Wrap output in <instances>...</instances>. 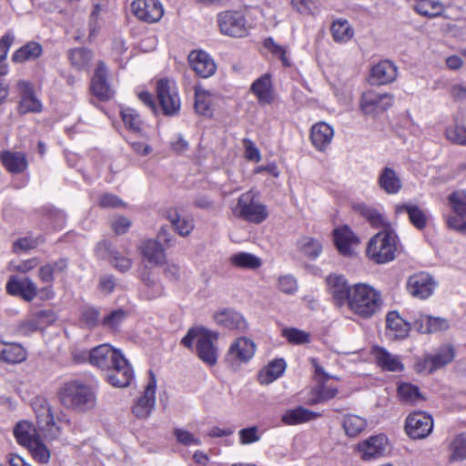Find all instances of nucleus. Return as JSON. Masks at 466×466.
Listing matches in <instances>:
<instances>
[{
  "instance_id": "43",
  "label": "nucleus",
  "mask_w": 466,
  "mask_h": 466,
  "mask_svg": "<svg viewBox=\"0 0 466 466\" xmlns=\"http://www.w3.org/2000/svg\"><path fill=\"white\" fill-rule=\"evenodd\" d=\"M360 214L365 218L372 227L390 228V223L386 220L384 215L379 208L370 207L364 204H360L357 207Z\"/></svg>"
},
{
  "instance_id": "18",
  "label": "nucleus",
  "mask_w": 466,
  "mask_h": 466,
  "mask_svg": "<svg viewBox=\"0 0 466 466\" xmlns=\"http://www.w3.org/2000/svg\"><path fill=\"white\" fill-rule=\"evenodd\" d=\"M123 354L109 344H102L89 352V362L104 370H107Z\"/></svg>"
},
{
  "instance_id": "42",
  "label": "nucleus",
  "mask_w": 466,
  "mask_h": 466,
  "mask_svg": "<svg viewBox=\"0 0 466 466\" xmlns=\"http://www.w3.org/2000/svg\"><path fill=\"white\" fill-rule=\"evenodd\" d=\"M327 380L318 382L317 386L312 389V396L308 400L307 403L309 405H316L321 402H326L338 393V389L326 384Z\"/></svg>"
},
{
  "instance_id": "59",
  "label": "nucleus",
  "mask_w": 466,
  "mask_h": 466,
  "mask_svg": "<svg viewBox=\"0 0 466 466\" xmlns=\"http://www.w3.org/2000/svg\"><path fill=\"white\" fill-rule=\"evenodd\" d=\"M32 406L36 416L37 424L45 420H50V417L54 415L51 406L48 404L47 400L42 397L35 398Z\"/></svg>"
},
{
  "instance_id": "34",
  "label": "nucleus",
  "mask_w": 466,
  "mask_h": 466,
  "mask_svg": "<svg viewBox=\"0 0 466 466\" xmlns=\"http://www.w3.org/2000/svg\"><path fill=\"white\" fill-rule=\"evenodd\" d=\"M378 365L389 371H401L404 368L399 357L392 355L384 348L375 346L371 350Z\"/></svg>"
},
{
  "instance_id": "3",
  "label": "nucleus",
  "mask_w": 466,
  "mask_h": 466,
  "mask_svg": "<svg viewBox=\"0 0 466 466\" xmlns=\"http://www.w3.org/2000/svg\"><path fill=\"white\" fill-rule=\"evenodd\" d=\"M62 405L76 411H87L95 408L96 394L88 385L79 381L64 384L59 391Z\"/></svg>"
},
{
  "instance_id": "1",
  "label": "nucleus",
  "mask_w": 466,
  "mask_h": 466,
  "mask_svg": "<svg viewBox=\"0 0 466 466\" xmlns=\"http://www.w3.org/2000/svg\"><path fill=\"white\" fill-rule=\"evenodd\" d=\"M218 334L215 331L204 329H190L182 339L181 343L192 349L195 344V351L199 360L205 364L212 367L218 362V349L216 345Z\"/></svg>"
},
{
  "instance_id": "61",
  "label": "nucleus",
  "mask_w": 466,
  "mask_h": 466,
  "mask_svg": "<svg viewBox=\"0 0 466 466\" xmlns=\"http://www.w3.org/2000/svg\"><path fill=\"white\" fill-rule=\"evenodd\" d=\"M174 436L177 441L183 446H200L202 444L198 437L185 429H175Z\"/></svg>"
},
{
  "instance_id": "51",
  "label": "nucleus",
  "mask_w": 466,
  "mask_h": 466,
  "mask_svg": "<svg viewBox=\"0 0 466 466\" xmlns=\"http://www.w3.org/2000/svg\"><path fill=\"white\" fill-rule=\"evenodd\" d=\"M398 395L400 400L407 404H417L424 400L419 388L410 383H400L398 387Z\"/></svg>"
},
{
  "instance_id": "31",
  "label": "nucleus",
  "mask_w": 466,
  "mask_h": 466,
  "mask_svg": "<svg viewBox=\"0 0 466 466\" xmlns=\"http://www.w3.org/2000/svg\"><path fill=\"white\" fill-rule=\"evenodd\" d=\"M143 258L150 264L159 266L166 260L164 248L159 241L155 239H146L138 247Z\"/></svg>"
},
{
  "instance_id": "57",
  "label": "nucleus",
  "mask_w": 466,
  "mask_h": 466,
  "mask_svg": "<svg viewBox=\"0 0 466 466\" xmlns=\"http://www.w3.org/2000/svg\"><path fill=\"white\" fill-rule=\"evenodd\" d=\"M282 336L290 344L294 345H303L310 342V334L296 328H286L282 329Z\"/></svg>"
},
{
  "instance_id": "58",
  "label": "nucleus",
  "mask_w": 466,
  "mask_h": 466,
  "mask_svg": "<svg viewBox=\"0 0 466 466\" xmlns=\"http://www.w3.org/2000/svg\"><path fill=\"white\" fill-rule=\"evenodd\" d=\"M122 120L130 131L139 133L142 130V121L139 115L132 108H125L121 111Z\"/></svg>"
},
{
  "instance_id": "15",
  "label": "nucleus",
  "mask_w": 466,
  "mask_h": 466,
  "mask_svg": "<svg viewBox=\"0 0 466 466\" xmlns=\"http://www.w3.org/2000/svg\"><path fill=\"white\" fill-rule=\"evenodd\" d=\"M387 445V437L384 434H378L359 442L355 450L363 461H371L383 456Z\"/></svg>"
},
{
  "instance_id": "60",
  "label": "nucleus",
  "mask_w": 466,
  "mask_h": 466,
  "mask_svg": "<svg viewBox=\"0 0 466 466\" xmlns=\"http://www.w3.org/2000/svg\"><path fill=\"white\" fill-rule=\"evenodd\" d=\"M466 459V436H457L451 444V457L452 461Z\"/></svg>"
},
{
  "instance_id": "56",
  "label": "nucleus",
  "mask_w": 466,
  "mask_h": 466,
  "mask_svg": "<svg viewBox=\"0 0 466 466\" xmlns=\"http://www.w3.org/2000/svg\"><path fill=\"white\" fill-rule=\"evenodd\" d=\"M26 448L37 462L46 464L49 461L51 457L50 451L39 438L31 442Z\"/></svg>"
},
{
  "instance_id": "50",
  "label": "nucleus",
  "mask_w": 466,
  "mask_h": 466,
  "mask_svg": "<svg viewBox=\"0 0 466 466\" xmlns=\"http://www.w3.org/2000/svg\"><path fill=\"white\" fill-rule=\"evenodd\" d=\"M463 117L456 116L454 117V124L446 129V137L451 142L466 146V127L462 126Z\"/></svg>"
},
{
  "instance_id": "55",
  "label": "nucleus",
  "mask_w": 466,
  "mask_h": 466,
  "mask_svg": "<svg viewBox=\"0 0 466 466\" xmlns=\"http://www.w3.org/2000/svg\"><path fill=\"white\" fill-rule=\"evenodd\" d=\"M450 207L455 212V217L466 216V192L464 190H457L448 197Z\"/></svg>"
},
{
  "instance_id": "30",
  "label": "nucleus",
  "mask_w": 466,
  "mask_h": 466,
  "mask_svg": "<svg viewBox=\"0 0 466 466\" xmlns=\"http://www.w3.org/2000/svg\"><path fill=\"white\" fill-rule=\"evenodd\" d=\"M379 187L389 195H395L402 188V181L399 174L390 167H384L378 177Z\"/></svg>"
},
{
  "instance_id": "46",
  "label": "nucleus",
  "mask_w": 466,
  "mask_h": 466,
  "mask_svg": "<svg viewBox=\"0 0 466 466\" xmlns=\"http://www.w3.org/2000/svg\"><path fill=\"white\" fill-rule=\"evenodd\" d=\"M0 360L8 363H19L25 360V350L18 344H4L0 341Z\"/></svg>"
},
{
  "instance_id": "35",
  "label": "nucleus",
  "mask_w": 466,
  "mask_h": 466,
  "mask_svg": "<svg viewBox=\"0 0 466 466\" xmlns=\"http://www.w3.org/2000/svg\"><path fill=\"white\" fill-rule=\"evenodd\" d=\"M166 218L172 224L174 230L181 237L188 236L194 229V220L190 217H181L177 209L167 210Z\"/></svg>"
},
{
  "instance_id": "21",
  "label": "nucleus",
  "mask_w": 466,
  "mask_h": 466,
  "mask_svg": "<svg viewBox=\"0 0 466 466\" xmlns=\"http://www.w3.org/2000/svg\"><path fill=\"white\" fill-rule=\"evenodd\" d=\"M333 137L334 129L326 122H319L311 127L310 141L318 151L324 152L331 144Z\"/></svg>"
},
{
  "instance_id": "48",
  "label": "nucleus",
  "mask_w": 466,
  "mask_h": 466,
  "mask_svg": "<svg viewBox=\"0 0 466 466\" xmlns=\"http://www.w3.org/2000/svg\"><path fill=\"white\" fill-rule=\"evenodd\" d=\"M66 423L68 424L69 420L65 419L64 420L62 419H57V420H55L54 415L50 417V420H45L42 422L38 423V428L40 431L42 432L43 436L47 440H56L60 437L62 433L61 427L57 423Z\"/></svg>"
},
{
  "instance_id": "9",
  "label": "nucleus",
  "mask_w": 466,
  "mask_h": 466,
  "mask_svg": "<svg viewBox=\"0 0 466 466\" xmlns=\"http://www.w3.org/2000/svg\"><path fill=\"white\" fill-rule=\"evenodd\" d=\"M393 105V96L388 93H377L372 90L362 94L360 107L365 115H378Z\"/></svg>"
},
{
  "instance_id": "62",
  "label": "nucleus",
  "mask_w": 466,
  "mask_h": 466,
  "mask_svg": "<svg viewBox=\"0 0 466 466\" xmlns=\"http://www.w3.org/2000/svg\"><path fill=\"white\" fill-rule=\"evenodd\" d=\"M278 289L286 295H294L299 289L298 281L291 275L280 276L278 279Z\"/></svg>"
},
{
  "instance_id": "33",
  "label": "nucleus",
  "mask_w": 466,
  "mask_h": 466,
  "mask_svg": "<svg viewBox=\"0 0 466 466\" xmlns=\"http://www.w3.org/2000/svg\"><path fill=\"white\" fill-rule=\"evenodd\" d=\"M397 76V67L390 61L376 64L370 70V77L377 85L391 83Z\"/></svg>"
},
{
  "instance_id": "64",
  "label": "nucleus",
  "mask_w": 466,
  "mask_h": 466,
  "mask_svg": "<svg viewBox=\"0 0 466 466\" xmlns=\"http://www.w3.org/2000/svg\"><path fill=\"white\" fill-rule=\"evenodd\" d=\"M127 312L123 309H116L112 311L106 317L104 318L102 324L112 330H116L125 320Z\"/></svg>"
},
{
  "instance_id": "49",
  "label": "nucleus",
  "mask_w": 466,
  "mask_h": 466,
  "mask_svg": "<svg viewBox=\"0 0 466 466\" xmlns=\"http://www.w3.org/2000/svg\"><path fill=\"white\" fill-rule=\"evenodd\" d=\"M333 39L339 43L350 41L354 35V30L347 20L339 19L334 21L330 27Z\"/></svg>"
},
{
  "instance_id": "45",
  "label": "nucleus",
  "mask_w": 466,
  "mask_h": 466,
  "mask_svg": "<svg viewBox=\"0 0 466 466\" xmlns=\"http://www.w3.org/2000/svg\"><path fill=\"white\" fill-rule=\"evenodd\" d=\"M212 102L213 95L210 92L200 86L195 88V109L197 113L206 116H211Z\"/></svg>"
},
{
  "instance_id": "16",
  "label": "nucleus",
  "mask_w": 466,
  "mask_h": 466,
  "mask_svg": "<svg viewBox=\"0 0 466 466\" xmlns=\"http://www.w3.org/2000/svg\"><path fill=\"white\" fill-rule=\"evenodd\" d=\"M435 280L427 273L420 272L410 276L407 282L409 293L420 299L431 297L436 289Z\"/></svg>"
},
{
  "instance_id": "10",
  "label": "nucleus",
  "mask_w": 466,
  "mask_h": 466,
  "mask_svg": "<svg viewBox=\"0 0 466 466\" xmlns=\"http://www.w3.org/2000/svg\"><path fill=\"white\" fill-rule=\"evenodd\" d=\"M157 94L165 115H175L180 108V99L173 82L161 79L157 83Z\"/></svg>"
},
{
  "instance_id": "17",
  "label": "nucleus",
  "mask_w": 466,
  "mask_h": 466,
  "mask_svg": "<svg viewBox=\"0 0 466 466\" xmlns=\"http://www.w3.org/2000/svg\"><path fill=\"white\" fill-rule=\"evenodd\" d=\"M449 327V321L446 319L433 317L421 312L415 314L412 320V328L421 334L444 331Z\"/></svg>"
},
{
  "instance_id": "23",
  "label": "nucleus",
  "mask_w": 466,
  "mask_h": 466,
  "mask_svg": "<svg viewBox=\"0 0 466 466\" xmlns=\"http://www.w3.org/2000/svg\"><path fill=\"white\" fill-rule=\"evenodd\" d=\"M192 69L201 77H209L216 72V64L210 56L204 51H192L188 56Z\"/></svg>"
},
{
  "instance_id": "47",
  "label": "nucleus",
  "mask_w": 466,
  "mask_h": 466,
  "mask_svg": "<svg viewBox=\"0 0 466 466\" xmlns=\"http://www.w3.org/2000/svg\"><path fill=\"white\" fill-rule=\"evenodd\" d=\"M14 435L17 442L24 447H27L39 438L35 434V428L27 421L18 422L14 428Z\"/></svg>"
},
{
  "instance_id": "19",
  "label": "nucleus",
  "mask_w": 466,
  "mask_h": 466,
  "mask_svg": "<svg viewBox=\"0 0 466 466\" xmlns=\"http://www.w3.org/2000/svg\"><path fill=\"white\" fill-rule=\"evenodd\" d=\"M6 291L12 296L21 297L25 301H32L38 293L36 284L29 278L11 277L6 283Z\"/></svg>"
},
{
  "instance_id": "14",
  "label": "nucleus",
  "mask_w": 466,
  "mask_h": 466,
  "mask_svg": "<svg viewBox=\"0 0 466 466\" xmlns=\"http://www.w3.org/2000/svg\"><path fill=\"white\" fill-rule=\"evenodd\" d=\"M131 6L135 16L148 24L158 22L164 15L159 0H134Z\"/></svg>"
},
{
  "instance_id": "41",
  "label": "nucleus",
  "mask_w": 466,
  "mask_h": 466,
  "mask_svg": "<svg viewBox=\"0 0 466 466\" xmlns=\"http://www.w3.org/2000/svg\"><path fill=\"white\" fill-rule=\"evenodd\" d=\"M341 424L345 434L350 438L359 436L368 425L366 419L355 414L344 415Z\"/></svg>"
},
{
  "instance_id": "37",
  "label": "nucleus",
  "mask_w": 466,
  "mask_h": 466,
  "mask_svg": "<svg viewBox=\"0 0 466 466\" xmlns=\"http://www.w3.org/2000/svg\"><path fill=\"white\" fill-rule=\"evenodd\" d=\"M43 53L42 46L35 41H31L18 48L12 56V61L16 64H22L27 61L37 59Z\"/></svg>"
},
{
  "instance_id": "32",
  "label": "nucleus",
  "mask_w": 466,
  "mask_h": 466,
  "mask_svg": "<svg viewBox=\"0 0 466 466\" xmlns=\"http://www.w3.org/2000/svg\"><path fill=\"white\" fill-rule=\"evenodd\" d=\"M321 414L308 410L302 406L286 410L281 416V421L285 425H297L319 418Z\"/></svg>"
},
{
  "instance_id": "28",
  "label": "nucleus",
  "mask_w": 466,
  "mask_h": 466,
  "mask_svg": "<svg viewBox=\"0 0 466 466\" xmlns=\"http://www.w3.org/2000/svg\"><path fill=\"white\" fill-rule=\"evenodd\" d=\"M91 89L95 96L103 100L108 99L112 95L111 87L107 82V69L103 62L97 64L91 82Z\"/></svg>"
},
{
  "instance_id": "26",
  "label": "nucleus",
  "mask_w": 466,
  "mask_h": 466,
  "mask_svg": "<svg viewBox=\"0 0 466 466\" xmlns=\"http://www.w3.org/2000/svg\"><path fill=\"white\" fill-rule=\"evenodd\" d=\"M0 160L4 167L12 174H22L28 167L26 155L20 151H2Z\"/></svg>"
},
{
  "instance_id": "6",
  "label": "nucleus",
  "mask_w": 466,
  "mask_h": 466,
  "mask_svg": "<svg viewBox=\"0 0 466 466\" xmlns=\"http://www.w3.org/2000/svg\"><path fill=\"white\" fill-rule=\"evenodd\" d=\"M255 342L247 337H238L229 345L225 360L232 367L248 363L255 355Z\"/></svg>"
},
{
  "instance_id": "27",
  "label": "nucleus",
  "mask_w": 466,
  "mask_h": 466,
  "mask_svg": "<svg viewBox=\"0 0 466 466\" xmlns=\"http://www.w3.org/2000/svg\"><path fill=\"white\" fill-rule=\"evenodd\" d=\"M330 293L338 306L348 304L351 294V287H349L342 276L329 275L327 278Z\"/></svg>"
},
{
  "instance_id": "4",
  "label": "nucleus",
  "mask_w": 466,
  "mask_h": 466,
  "mask_svg": "<svg viewBox=\"0 0 466 466\" xmlns=\"http://www.w3.org/2000/svg\"><path fill=\"white\" fill-rule=\"evenodd\" d=\"M397 235L390 228L375 234L366 247L367 257L377 264L392 261L396 257Z\"/></svg>"
},
{
  "instance_id": "12",
  "label": "nucleus",
  "mask_w": 466,
  "mask_h": 466,
  "mask_svg": "<svg viewBox=\"0 0 466 466\" xmlns=\"http://www.w3.org/2000/svg\"><path fill=\"white\" fill-rule=\"evenodd\" d=\"M106 371V380L115 388H126L134 380L133 368L123 355Z\"/></svg>"
},
{
  "instance_id": "20",
  "label": "nucleus",
  "mask_w": 466,
  "mask_h": 466,
  "mask_svg": "<svg viewBox=\"0 0 466 466\" xmlns=\"http://www.w3.org/2000/svg\"><path fill=\"white\" fill-rule=\"evenodd\" d=\"M17 88L21 94V101L19 104V112L26 114L29 112L38 113L42 111V104L36 98L32 85L25 80L17 82Z\"/></svg>"
},
{
  "instance_id": "39",
  "label": "nucleus",
  "mask_w": 466,
  "mask_h": 466,
  "mask_svg": "<svg viewBox=\"0 0 466 466\" xmlns=\"http://www.w3.org/2000/svg\"><path fill=\"white\" fill-rule=\"evenodd\" d=\"M251 91L261 104H269L273 100L272 85L269 75H264L251 86Z\"/></svg>"
},
{
  "instance_id": "63",
  "label": "nucleus",
  "mask_w": 466,
  "mask_h": 466,
  "mask_svg": "<svg viewBox=\"0 0 466 466\" xmlns=\"http://www.w3.org/2000/svg\"><path fill=\"white\" fill-rule=\"evenodd\" d=\"M264 46L274 56H278L284 66H289L290 63L286 56L287 50L284 46L278 45L273 38L268 37L264 40Z\"/></svg>"
},
{
  "instance_id": "44",
  "label": "nucleus",
  "mask_w": 466,
  "mask_h": 466,
  "mask_svg": "<svg viewBox=\"0 0 466 466\" xmlns=\"http://www.w3.org/2000/svg\"><path fill=\"white\" fill-rule=\"evenodd\" d=\"M230 264L238 268L257 269L262 265L261 259L248 252H238L230 256Z\"/></svg>"
},
{
  "instance_id": "13",
  "label": "nucleus",
  "mask_w": 466,
  "mask_h": 466,
  "mask_svg": "<svg viewBox=\"0 0 466 466\" xmlns=\"http://www.w3.org/2000/svg\"><path fill=\"white\" fill-rule=\"evenodd\" d=\"M433 419L431 415L415 411L410 413L405 422V431L409 437L415 440L426 438L432 431Z\"/></svg>"
},
{
  "instance_id": "24",
  "label": "nucleus",
  "mask_w": 466,
  "mask_h": 466,
  "mask_svg": "<svg viewBox=\"0 0 466 466\" xmlns=\"http://www.w3.org/2000/svg\"><path fill=\"white\" fill-rule=\"evenodd\" d=\"M334 240L338 250L343 256H351L360 243L358 237L347 226L334 229Z\"/></svg>"
},
{
  "instance_id": "25",
  "label": "nucleus",
  "mask_w": 466,
  "mask_h": 466,
  "mask_svg": "<svg viewBox=\"0 0 466 466\" xmlns=\"http://www.w3.org/2000/svg\"><path fill=\"white\" fill-rule=\"evenodd\" d=\"M215 322L226 329L246 331L248 323L244 317L233 309H221L214 315Z\"/></svg>"
},
{
  "instance_id": "8",
  "label": "nucleus",
  "mask_w": 466,
  "mask_h": 466,
  "mask_svg": "<svg viewBox=\"0 0 466 466\" xmlns=\"http://www.w3.org/2000/svg\"><path fill=\"white\" fill-rule=\"evenodd\" d=\"M156 388L157 380L152 370H150L149 380L145 387L143 394L137 398L132 407V413L137 419H147L152 413L156 404Z\"/></svg>"
},
{
  "instance_id": "52",
  "label": "nucleus",
  "mask_w": 466,
  "mask_h": 466,
  "mask_svg": "<svg viewBox=\"0 0 466 466\" xmlns=\"http://www.w3.org/2000/svg\"><path fill=\"white\" fill-rule=\"evenodd\" d=\"M141 281L145 287V296L147 299H154L160 297L164 292L162 284L151 277L149 272H145L141 276Z\"/></svg>"
},
{
  "instance_id": "5",
  "label": "nucleus",
  "mask_w": 466,
  "mask_h": 466,
  "mask_svg": "<svg viewBox=\"0 0 466 466\" xmlns=\"http://www.w3.org/2000/svg\"><path fill=\"white\" fill-rule=\"evenodd\" d=\"M236 218L245 221L259 224L268 216L267 207L262 204L253 190H248L239 196L236 205L232 207Z\"/></svg>"
},
{
  "instance_id": "7",
  "label": "nucleus",
  "mask_w": 466,
  "mask_h": 466,
  "mask_svg": "<svg viewBox=\"0 0 466 466\" xmlns=\"http://www.w3.org/2000/svg\"><path fill=\"white\" fill-rule=\"evenodd\" d=\"M218 25L221 34L232 37H243L248 32L247 20L238 12L226 11L218 14Z\"/></svg>"
},
{
  "instance_id": "38",
  "label": "nucleus",
  "mask_w": 466,
  "mask_h": 466,
  "mask_svg": "<svg viewBox=\"0 0 466 466\" xmlns=\"http://www.w3.org/2000/svg\"><path fill=\"white\" fill-rule=\"evenodd\" d=\"M285 369L286 363L283 360H272L260 370L258 380L260 384L268 385L279 379L283 374Z\"/></svg>"
},
{
  "instance_id": "2",
  "label": "nucleus",
  "mask_w": 466,
  "mask_h": 466,
  "mask_svg": "<svg viewBox=\"0 0 466 466\" xmlns=\"http://www.w3.org/2000/svg\"><path fill=\"white\" fill-rule=\"evenodd\" d=\"M347 306L356 315L368 319L380 310L382 299L378 290L370 285L360 283L351 287Z\"/></svg>"
},
{
  "instance_id": "54",
  "label": "nucleus",
  "mask_w": 466,
  "mask_h": 466,
  "mask_svg": "<svg viewBox=\"0 0 466 466\" xmlns=\"http://www.w3.org/2000/svg\"><path fill=\"white\" fill-rule=\"evenodd\" d=\"M414 10L424 16L435 17L440 15L443 11L441 3L433 0H420L414 5Z\"/></svg>"
},
{
  "instance_id": "22",
  "label": "nucleus",
  "mask_w": 466,
  "mask_h": 466,
  "mask_svg": "<svg viewBox=\"0 0 466 466\" xmlns=\"http://www.w3.org/2000/svg\"><path fill=\"white\" fill-rule=\"evenodd\" d=\"M412 323L403 319L397 311H390L386 317V335L390 339H403L409 334Z\"/></svg>"
},
{
  "instance_id": "11",
  "label": "nucleus",
  "mask_w": 466,
  "mask_h": 466,
  "mask_svg": "<svg viewBox=\"0 0 466 466\" xmlns=\"http://www.w3.org/2000/svg\"><path fill=\"white\" fill-rule=\"evenodd\" d=\"M67 268L68 260L65 258L47 262L39 268L38 279L42 283L48 284L46 288L41 289V292L46 294L45 298L46 299H52L54 297L51 285L55 278L65 275Z\"/></svg>"
},
{
  "instance_id": "36",
  "label": "nucleus",
  "mask_w": 466,
  "mask_h": 466,
  "mask_svg": "<svg viewBox=\"0 0 466 466\" xmlns=\"http://www.w3.org/2000/svg\"><path fill=\"white\" fill-rule=\"evenodd\" d=\"M454 358V350L450 346H445L435 353L434 355H429L425 358V366L429 368V372H432L438 369H441L450 362Z\"/></svg>"
},
{
  "instance_id": "29",
  "label": "nucleus",
  "mask_w": 466,
  "mask_h": 466,
  "mask_svg": "<svg viewBox=\"0 0 466 466\" xmlns=\"http://www.w3.org/2000/svg\"><path fill=\"white\" fill-rule=\"evenodd\" d=\"M97 252L101 257H107L114 268L121 272H126L132 267V260L116 250H111L110 243L107 240L97 244Z\"/></svg>"
},
{
  "instance_id": "40",
  "label": "nucleus",
  "mask_w": 466,
  "mask_h": 466,
  "mask_svg": "<svg viewBox=\"0 0 466 466\" xmlns=\"http://www.w3.org/2000/svg\"><path fill=\"white\" fill-rule=\"evenodd\" d=\"M297 247L301 255L311 260L318 258L322 252L321 241L308 236L300 238Z\"/></svg>"
},
{
  "instance_id": "53",
  "label": "nucleus",
  "mask_w": 466,
  "mask_h": 466,
  "mask_svg": "<svg viewBox=\"0 0 466 466\" xmlns=\"http://www.w3.org/2000/svg\"><path fill=\"white\" fill-rule=\"evenodd\" d=\"M69 60L71 65L78 70L86 69L91 60L92 53L85 48H75L69 51Z\"/></svg>"
}]
</instances>
